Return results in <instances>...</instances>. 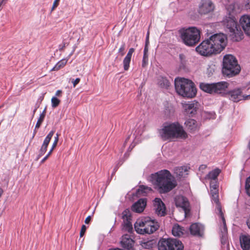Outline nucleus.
I'll return each mask as SVG.
<instances>
[{"mask_svg": "<svg viewBox=\"0 0 250 250\" xmlns=\"http://www.w3.org/2000/svg\"><path fill=\"white\" fill-rule=\"evenodd\" d=\"M150 181L160 193L167 192L177 185V182L170 172L166 169L152 174Z\"/></svg>", "mask_w": 250, "mask_h": 250, "instance_id": "obj_1", "label": "nucleus"}, {"mask_svg": "<svg viewBox=\"0 0 250 250\" xmlns=\"http://www.w3.org/2000/svg\"><path fill=\"white\" fill-rule=\"evenodd\" d=\"M158 133L163 141H171L176 139H185L187 137V133L178 122L164 124L161 128L159 129Z\"/></svg>", "mask_w": 250, "mask_h": 250, "instance_id": "obj_2", "label": "nucleus"}, {"mask_svg": "<svg viewBox=\"0 0 250 250\" xmlns=\"http://www.w3.org/2000/svg\"><path fill=\"white\" fill-rule=\"evenodd\" d=\"M174 84L177 94L183 97L193 98L196 94L194 83L188 79L176 78L174 80Z\"/></svg>", "mask_w": 250, "mask_h": 250, "instance_id": "obj_3", "label": "nucleus"}, {"mask_svg": "<svg viewBox=\"0 0 250 250\" xmlns=\"http://www.w3.org/2000/svg\"><path fill=\"white\" fill-rule=\"evenodd\" d=\"M159 227L158 222L148 217L138 219L134 224V228L137 233L143 235L152 234Z\"/></svg>", "mask_w": 250, "mask_h": 250, "instance_id": "obj_4", "label": "nucleus"}, {"mask_svg": "<svg viewBox=\"0 0 250 250\" xmlns=\"http://www.w3.org/2000/svg\"><path fill=\"white\" fill-rule=\"evenodd\" d=\"M240 71V66L236 58L230 54L224 56L222 68L223 75L231 77L238 74Z\"/></svg>", "mask_w": 250, "mask_h": 250, "instance_id": "obj_5", "label": "nucleus"}, {"mask_svg": "<svg viewBox=\"0 0 250 250\" xmlns=\"http://www.w3.org/2000/svg\"><path fill=\"white\" fill-rule=\"evenodd\" d=\"M222 22L226 31L230 33V36L235 37L237 41L242 39L243 32L238 26L236 20L233 15L229 14L228 16L224 18Z\"/></svg>", "mask_w": 250, "mask_h": 250, "instance_id": "obj_6", "label": "nucleus"}, {"mask_svg": "<svg viewBox=\"0 0 250 250\" xmlns=\"http://www.w3.org/2000/svg\"><path fill=\"white\" fill-rule=\"evenodd\" d=\"M181 38L188 46L195 45L200 40L201 31L195 27H190L180 31Z\"/></svg>", "mask_w": 250, "mask_h": 250, "instance_id": "obj_7", "label": "nucleus"}, {"mask_svg": "<svg viewBox=\"0 0 250 250\" xmlns=\"http://www.w3.org/2000/svg\"><path fill=\"white\" fill-rule=\"evenodd\" d=\"M229 85L227 82L222 81L211 83H201L200 87L203 91L210 94H221L226 90Z\"/></svg>", "mask_w": 250, "mask_h": 250, "instance_id": "obj_8", "label": "nucleus"}, {"mask_svg": "<svg viewBox=\"0 0 250 250\" xmlns=\"http://www.w3.org/2000/svg\"><path fill=\"white\" fill-rule=\"evenodd\" d=\"M216 54L220 53L227 44V37L223 33H216L208 38Z\"/></svg>", "mask_w": 250, "mask_h": 250, "instance_id": "obj_9", "label": "nucleus"}, {"mask_svg": "<svg viewBox=\"0 0 250 250\" xmlns=\"http://www.w3.org/2000/svg\"><path fill=\"white\" fill-rule=\"evenodd\" d=\"M196 51L203 56H210L216 54L209 39L203 41L196 47Z\"/></svg>", "mask_w": 250, "mask_h": 250, "instance_id": "obj_10", "label": "nucleus"}, {"mask_svg": "<svg viewBox=\"0 0 250 250\" xmlns=\"http://www.w3.org/2000/svg\"><path fill=\"white\" fill-rule=\"evenodd\" d=\"M214 8L211 0H201L198 5V12L201 15L208 14L212 12Z\"/></svg>", "mask_w": 250, "mask_h": 250, "instance_id": "obj_11", "label": "nucleus"}, {"mask_svg": "<svg viewBox=\"0 0 250 250\" xmlns=\"http://www.w3.org/2000/svg\"><path fill=\"white\" fill-rule=\"evenodd\" d=\"M174 203L176 207L184 211L186 214L189 207L188 199L183 196L177 195L174 198Z\"/></svg>", "mask_w": 250, "mask_h": 250, "instance_id": "obj_12", "label": "nucleus"}, {"mask_svg": "<svg viewBox=\"0 0 250 250\" xmlns=\"http://www.w3.org/2000/svg\"><path fill=\"white\" fill-rule=\"evenodd\" d=\"M153 205L156 214L159 216H164L166 214V208L165 204L161 199L156 198L153 201Z\"/></svg>", "mask_w": 250, "mask_h": 250, "instance_id": "obj_13", "label": "nucleus"}, {"mask_svg": "<svg viewBox=\"0 0 250 250\" xmlns=\"http://www.w3.org/2000/svg\"><path fill=\"white\" fill-rule=\"evenodd\" d=\"M239 23L245 33L250 37V15L242 16L239 19Z\"/></svg>", "mask_w": 250, "mask_h": 250, "instance_id": "obj_14", "label": "nucleus"}, {"mask_svg": "<svg viewBox=\"0 0 250 250\" xmlns=\"http://www.w3.org/2000/svg\"><path fill=\"white\" fill-rule=\"evenodd\" d=\"M182 105L186 113L191 116L196 113L198 106V103L195 101L185 102L182 103Z\"/></svg>", "mask_w": 250, "mask_h": 250, "instance_id": "obj_15", "label": "nucleus"}, {"mask_svg": "<svg viewBox=\"0 0 250 250\" xmlns=\"http://www.w3.org/2000/svg\"><path fill=\"white\" fill-rule=\"evenodd\" d=\"M229 99L234 102H238L242 99L247 100L250 98V95L246 96L242 95V91L240 89H236L230 91L229 92Z\"/></svg>", "mask_w": 250, "mask_h": 250, "instance_id": "obj_16", "label": "nucleus"}, {"mask_svg": "<svg viewBox=\"0 0 250 250\" xmlns=\"http://www.w3.org/2000/svg\"><path fill=\"white\" fill-rule=\"evenodd\" d=\"M204 226L198 223L192 224L190 227V231L192 235L202 236L204 234Z\"/></svg>", "mask_w": 250, "mask_h": 250, "instance_id": "obj_17", "label": "nucleus"}, {"mask_svg": "<svg viewBox=\"0 0 250 250\" xmlns=\"http://www.w3.org/2000/svg\"><path fill=\"white\" fill-rule=\"evenodd\" d=\"M121 245L123 248L127 250H131L134 245V241L128 234L122 236Z\"/></svg>", "mask_w": 250, "mask_h": 250, "instance_id": "obj_18", "label": "nucleus"}, {"mask_svg": "<svg viewBox=\"0 0 250 250\" xmlns=\"http://www.w3.org/2000/svg\"><path fill=\"white\" fill-rule=\"evenodd\" d=\"M146 205V199H140L132 205L131 209L134 212L141 213L144 210Z\"/></svg>", "mask_w": 250, "mask_h": 250, "instance_id": "obj_19", "label": "nucleus"}, {"mask_svg": "<svg viewBox=\"0 0 250 250\" xmlns=\"http://www.w3.org/2000/svg\"><path fill=\"white\" fill-rule=\"evenodd\" d=\"M221 222L220 225V229L221 232V241L223 245L227 243V228L225 218L220 219Z\"/></svg>", "mask_w": 250, "mask_h": 250, "instance_id": "obj_20", "label": "nucleus"}, {"mask_svg": "<svg viewBox=\"0 0 250 250\" xmlns=\"http://www.w3.org/2000/svg\"><path fill=\"white\" fill-rule=\"evenodd\" d=\"M211 201L212 203L216 204V207L215 209L216 213L218 214L220 219L225 218L222 211L221 205L219 202L218 194H213V195H211Z\"/></svg>", "mask_w": 250, "mask_h": 250, "instance_id": "obj_21", "label": "nucleus"}, {"mask_svg": "<svg viewBox=\"0 0 250 250\" xmlns=\"http://www.w3.org/2000/svg\"><path fill=\"white\" fill-rule=\"evenodd\" d=\"M240 243L243 250H250V235H242L240 236Z\"/></svg>", "mask_w": 250, "mask_h": 250, "instance_id": "obj_22", "label": "nucleus"}, {"mask_svg": "<svg viewBox=\"0 0 250 250\" xmlns=\"http://www.w3.org/2000/svg\"><path fill=\"white\" fill-rule=\"evenodd\" d=\"M170 239H161L158 242L159 250H172L170 248V245H173V243H170Z\"/></svg>", "mask_w": 250, "mask_h": 250, "instance_id": "obj_23", "label": "nucleus"}, {"mask_svg": "<svg viewBox=\"0 0 250 250\" xmlns=\"http://www.w3.org/2000/svg\"><path fill=\"white\" fill-rule=\"evenodd\" d=\"M134 52V49L133 48H130L123 60L124 69L125 71L128 70L129 69L131 59Z\"/></svg>", "mask_w": 250, "mask_h": 250, "instance_id": "obj_24", "label": "nucleus"}, {"mask_svg": "<svg viewBox=\"0 0 250 250\" xmlns=\"http://www.w3.org/2000/svg\"><path fill=\"white\" fill-rule=\"evenodd\" d=\"M188 169L186 167H176L174 168V173L178 178L185 177L188 174Z\"/></svg>", "mask_w": 250, "mask_h": 250, "instance_id": "obj_25", "label": "nucleus"}, {"mask_svg": "<svg viewBox=\"0 0 250 250\" xmlns=\"http://www.w3.org/2000/svg\"><path fill=\"white\" fill-rule=\"evenodd\" d=\"M122 218L124 221V224L128 228L131 227V223L130 222L131 216L130 211L128 209H125L122 213Z\"/></svg>", "mask_w": 250, "mask_h": 250, "instance_id": "obj_26", "label": "nucleus"}, {"mask_svg": "<svg viewBox=\"0 0 250 250\" xmlns=\"http://www.w3.org/2000/svg\"><path fill=\"white\" fill-rule=\"evenodd\" d=\"M185 125L188 129L192 132H194L199 128L197 122L194 119H189L187 120Z\"/></svg>", "mask_w": 250, "mask_h": 250, "instance_id": "obj_27", "label": "nucleus"}, {"mask_svg": "<svg viewBox=\"0 0 250 250\" xmlns=\"http://www.w3.org/2000/svg\"><path fill=\"white\" fill-rule=\"evenodd\" d=\"M170 243L173 245H170V248L172 250H183L184 246L181 241L176 239H170Z\"/></svg>", "mask_w": 250, "mask_h": 250, "instance_id": "obj_28", "label": "nucleus"}, {"mask_svg": "<svg viewBox=\"0 0 250 250\" xmlns=\"http://www.w3.org/2000/svg\"><path fill=\"white\" fill-rule=\"evenodd\" d=\"M184 229L178 224H175L173 226L172 233L175 236H181L184 234Z\"/></svg>", "mask_w": 250, "mask_h": 250, "instance_id": "obj_29", "label": "nucleus"}, {"mask_svg": "<svg viewBox=\"0 0 250 250\" xmlns=\"http://www.w3.org/2000/svg\"><path fill=\"white\" fill-rule=\"evenodd\" d=\"M59 134L58 133H57L56 135V136L55 137V139H54V142H53V143L52 144L51 148L50 149L49 151L48 152L47 155L42 159V160L41 161V163H43L45 160H46L47 159L48 157L52 153L53 149L57 145V143H58V142L59 141Z\"/></svg>", "mask_w": 250, "mask_h": 250, "instance_id": "obj_30", "label": "nucleus"}, {"mask_svg": "<svg viewBox=\"0 0 250 250\" xmlns=\"http://www.w3.org/2000/svg\"><path fill=\"white\" fill-rule=\"evenodd\" d=\"M67 59H62L59 61L56 65L51 69V71H58L64 66L67 62Z\"/></svg>", "mask_w": 250, "mask_h": 250, "instance_id": "obj_31", "label": "nucleus"}, {"mask_svg": "<svg viewBox=\"0 0 250 250\" xmlns=\"http://www.w3.org/2000/svg\"><path fill=\"white\" fill-rule=\"evenodd\" d=\"M152 189L150 188L142 185L140 186L137 191V194L140 195L145 196L148 191Z\"/></svg>", "mask_w": 250, "mask_h": 250, "instance_id": "obj_32", "label": "nucleus"}, {"mask_svg": "<svg viewBox=\"0 0 250 250\" xmlns=\"http://www.w3.org/2000/svg\"><path fill=\"white\" fill-rule=\"evenodd\" d=\"M158 80V84L162 87L167 88L169 86L170 83L166 77H159Z\"/></svg>", "mask_w": 250, "mask_h": 250, "instance_id": "obj_33", "label": "nucleus"}, {"mask_svg": "<svg viewBox=\"0 0 250 250\" xmlns=\"http://www.w3.org/2000/svg\"><path fill=\"white\" fill-rule=\"evenodd\" d=\"M220 172L221 171L219 168H216L209 172L207 175L206 178L211 180H215L217 178Z\"/></svg>", "mask_w": 250, "mask_h": 250, "instance_id": "obj_34", "label": "nucleus"}, {"mask_svg": "<svg viewBox=\"0 0 250 250\" xmlns=\"http://www.w3.org/2000/svg\"><path fill=\"white\" fill-rule=\"evenodd\" d=\"M238 4L236 2H233L229 4L227 7V10L229 12V14L231 13L236 12V8H238Z\"/></svg>", "mask_w": 250, "mask_h": 250, "instance_id": "obj_35", "label": "nucleus"}, {"mask_svg": "<svg viewBox=\"0 0 250 250\" xmlns=\"http://www.w3.org/2000/svg\"><path fill=\"white\" fill-rule=\"evenodd\" d=\"M45 111H46V109L45 108L43 110V111H42V112L40 114V117H39V118L37 121V122L36 124V125H35V128H38L40 127L42 122H43V121L44 119V117L45 116Z\"/></svg>", "mask_w": 250, "mask_h": 250, "instance_id": "obj_36", "label": "nucleus"}, {"mask_svg": "<svg viewBox=\"0 0 250 250\" xmlns=\"http://www.w3.org/2000/svg\"><path fill=\"white\" fill-rule=\"evenodd\" d=\"M148 49L146 46L144 49V56L142 61V66L145 67L148 62Z\"/></svg>", "mask_w": 250, "mask_h": 250, "instance_id": "obj_37", "label": "nucleus"}, {"mask_svg": "<svg viewBox=\"0 0 250 250\" xmlns=\"http://www.w3.org/2000/svg\"><path fill=\"white\" fill-rule=\"evenodd\" d=\"M54 133V131L53 130L51 131L45 138L42 144L48 146Z\"/></svg>", "mask_w": 250, "mask_h": 250, "instance_id": "obj_38", "label": "nucleus"}, {"mask_svg": "<svg viewBox=\"0 0 250 250\" xmlns=\"http://www.w3.org/2000/svg\"><path fill=\"white\" fill-rule=\"evenodd\" d=\"M245 188L247 193L250 196V176L246 179Z\"/></svg>", "mask_w": 250, "mask_h": 250, "instance_id": "obj_39", "label": "nucleus"}, {"mask_svg": "<svg viewBox=\"0 0 250 250\" xmlns=\"http://www.w3.org/2000/svg\"><path fill=\"white\" fill-rule=\"evenodd\" d=\"M60 102L58 99L55 97H53L51 99L52 106L53 107H57L59 105Z\"/></svg>", "mask_w": 250, "mask_h": 250, "instance_id": "obj_40", "label": "nucleus"}, {"mask_svg": "<svg viewBox=\"0 0 250 250\" xmlns=\"http://www.w3.org/2000/svg\"><path fill=\"white\" fill-rule=\"evenodd\" d=\"M47 146L42 144V146L40 150V156H42L45 153L47 150Z\"/></svg>", "mask_w": 250, "mask_h": 250, "instance_id": "obj_41", "label": "nucleus"}, {"mask_svg": "<svg viewBox=\"0 0 250 250\" xmlns=\"http://www.w3.org/2000/svg\"><path fill=\"white\" fill-rule=\"evenodd\" d=\"M86 227L83 225L82 226V228H81V231H80V237H83L86 231Z\"/></svg>", "mask_w": 250, "mask_h": 250, "instance_id": "obj_42", "label": "nucleus"}, {"mask_svg": "<svg viewBox=\"0 0 250 250\" xmlns=\"http://www.w3.org/2000/svg\"><path fill=\"white\" fill-rule=\"evenodd\" d=\"M125 49V44L123 43L120 47V48L119 49V53H121V55L122 56H123L125 54L124 51Z\"/></svg>", "mask_w": 250, "mask_h": 250, "instance_id": "obj_43", "label": "nucleus"}, {"mask_svg": "<svg viewBox=\"0 0 250 250\" xmlns=\"http://www.w3.org/2000/svg\"><path fill=\"white\" fill-rule=\"evenodd\" d=\"M244 5L246 9H250V0H245Z\"/></svg>", "mask_w": 250, "mask_h": 250, "instance_id": "obj_44", "label": "nucleus"}, {"mask_svg": "<svg viewBox=\"0 0 250 250\" xmlns=\"http://www.w3.org/2000/svg\"><path fill=\"white\" fill-rule=\"evenodd\" d=\"M122 164H123V162H120H120L118 163V164H117V165H116L115 166V167H114V169H113V171L112 173V175H113V174L116 172V171L117 170V169H118V168L120 166H121Z\"/></svg>", "mask_w": 250, "mask_h": 250, "instance_id": "obj_45", "label": "nucleus"}, {"mask_svg": "<svg viewBox=\"0 0 250 250\" xmlns=\"http://www.w3.org/2000/svg\"><path fill=\"white\" fill-rule=\"evenodd\" d=\"M60 0H55L52 7V11L59 4Z\"/></svg>", "mask_w": 250, "mask_h": 250, "instance_id": "obj_46", "label": "nucleus"}, {"mask_svg": "<svg viewBox=\"0 0 250 250\" xmlns=\"http://www.w3.org/2000/svg\"><path fill=\"white\" fill-rule=\"evenodd\" d=\"M80 79L79 78H77L75 80L72 81V83L73 84V87H75L76 85L80 82Z\"/></svg>", "mask_w": 250, "mask_h": 250, "instance_id": "obj_47", "label": "nucleus"}, {"mask_svg": "<svg viewBox=\"0 0 250 250\" xmlns=\"http://www.w3.org/2000/svg\"><path fill=\"white\" fill-rule=\"evenodd\" d=\"M210 189H217V185L216 183H214V182H211L210 183Z\"/></svg>", "mask_w": 250, "mask_h": 250, "instance_id": "obj_48", "label": "nucleus"}, {"mask_svg": "<svg viewBox=\"0 0 250 250\" xmlns=\"http://www.w3.org/2000/svg\"><path fill=\"white\" fill-rule=\"evenodd\" d=\"M218 194V189H215V188L210 189L211 195H213V194Z\"/></svg>", "mask_w": 250, "mask_h": 250, "instance_id": "obj_49", "label": "nucleus"}, {"mask_svg": "<svg viewBox=\"0 0 250 250\" xmlns=\"http://www.w3.org/2000/svg\"><path fill=\"white\" fill-rule=\"evenodd\" d=\"M246 224L248 228L250 229V215L249 216L246 220Z\"/></svg>", "mask_w": 250, "mask_h": 250, "instance_id": "obj_50", "label": "nucleus"}, {"mask_svg": "<svg viewBox=\"0 0 250 250\" xmlns=\"http://www.w3.org/2000/svg\"><path fill=\"white\" fill-rule=\"evenodd\" d=\"M90 220H91V216H88L86 218V219L84 221V222L85 224H88L90 222Z\"/></svg>", "mask_w": 250, "mask_h": 250, "instance_id": "obj_51", "label": "nucleus"}, {"mask_svg": "<svg viewBox=\"0 0 250 250\" xmlns=\"http://www.w3.org/2000/svg\"><path fill=\"white\" fill-rule=\"evenodd\" d=\"M149 35V32L147 31L146 36V45L148 43Z\"/></svg>", "mask_w": 250, "mask_h": 250, "instance_id": "obj_52", "label": "nucleus"}, {"mask_svg": "<svg viewBox=\"0 0 250 250\" xmlns=\"http://www.w3.org/2000/svg\"><path fill=\"white\" fill-rule=\"evenodd\" d=\"M65 43H64L63 44V45H59V50L60 51H61L62 50V49H63V48L64 47H65Z\"/></svg>", "mask_w": 250, "mask_h": 250, "instance_id": "obj_53", "label": "nucleus"}, {"mask_svg": "<svg viewBox=\"0 0 250 250\" xmlns=\"http://www.w3.org/2000/svg\"><path fill=\"white\" fill-rule=\"evenodd\" d=\"M130 138V136H128L125 139V143L124 144V147L125 146V145L128 142V140H129V139Z\"/></svg>", "mask_w": 250, "mask_h": 250, "instance_id": "obj_54", "label": "nucleus"}, {"mask_svg": "<svg viewBox=\"0 0 250 250\" xmlns=\"http://www.w3.org/2000/svg\"><path fill=\"white\" fill-rule=\"evenodd\" d=\"M62 93V91L60 90H58L56 92V96H59V95Z\"/></svg>", "mask_w": 250, "mask_h": 250, "instance_id": "obj_55", "label": "nucleus"}, {"mask_svg": "<svg viewBox=\"0 0 250 250\" xmlns=\"http://www.w3.org/2000/svg\"><path fill=\"white\" fill-rule=\"evenodd\" d=\"M206 167V166L205 165H201L200 167H199V169H203L204 168H205Z\"/></svg>", "mask_w": 250, "mask_h": 250, "instance_id": "obj_56", "label": "nucleus"}, {"mask_svg": "<svg viewBox=\"0 0 250 250\" xmlns=\"http://www.w3.org/2000/svg\"><path fill=\"white\" fill-rule=\"evenodd\" d=\"M3 192V189L0 187V197L2 195Z\"/></svg>", "mask_w": 250, "mask_h": 250, "instance_id": "obj_57", "label": "nucleus"}, {"mask_svg": "<svg viewBox=\"0 0 250 250\" xmlns=\"http://www.w3.org/2000/svg\"><path fill=\"white\" fill-rule=\"evenodd\" d=\"M135 146V145L131 144L130 146H129V148H131V149H132L133 147Z\"/></svg>", "mask_w": 250, "mask_h": 250, "instance_id": "obj_58", "label": "nucleus"}, {"mask_svg": "<svg viewBox=\"0 0 250 250\" xmlns=\"http://www.w3.org/2000/svg\"><path fill=\"white\" fill-rule=\"evenodd\" d=\"M36 128L35 129V130H34V132H33V133H34V134H36V132H37L36 130Z\"/></svg>", "mask_w": 250, "mask_h": 250, "instance_id": "obj_59", "label": "nucleus"}, {"mask_svg": "<svg viewBox=\"0 0 250 250\" xmlns=\"http://www.w3.org/2000/svg\"><path fill=\"white\" fill-rule=\"evenodd\" d=\"M35 134H34V133H33V135H32V138H33L35 136Z\"/></svg>", "mask_w": 250, "mask_h": 250, "instance_id": "obj_60", "label": "nucleus"}, {"mask_svg": "<svg viewBox=\"0 0 250 250\" xmlns=\"http://www.w3.org/2000/svg\"><path fill=\"white\" fill-rule=\"evenodd\" d=\"M35 134H34V133H33V135H32V138H33L35 136Z\"/></svg>", "mask_w": 250, "mask_h": 250, "instance_id": "obj_61", "label": "nucleus"}, {"mask_svg": "<svg viewBox=\"0 0 250 250\" xmlns=\"http://www.w3.org/2000/svg\"><path fill=\"white\" fill-rule=\"evenodd\" d=\"M2 1H0V7L2 5Z\"/></svg>", "mask_w": 250, "mask_h": 250, "instance_id": "obj_62", "label": "nucleus"}, {"mask_svg": "<svg viewBox=\"0 0 250 250\" xmlns=\"http://www.w3.org/2000/svg\"><path fill=\"white\" fill-rule=\"evenodd\" d=\"M182 55H180V58H182Z\"/></svg>", "mask_w": 250, "mask_h": 250, "instance_id": "obj_63", "label": "nucleus"}, {"mask_svg": "<svg viewBox=\"0 0 250 250\" xmlns=\"http://www.w3.org/2000/svg\"><path fill=\"white\" fill-rule=\"evenodd\" d=\"M35 111H36V109L35 110H34V113H35Z\"/></svg>", "mask_w": 250, "mask_h": 250, "instance_id": "obj_64", "label": "nucleus"}]
</instances>
